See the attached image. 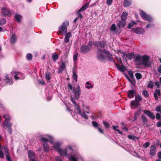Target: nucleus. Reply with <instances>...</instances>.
Instances as JSON below:
<instances>
[{"instance_id": "obj_21", "label": "nucleus", "mask_w": 161, "mask_h": 161, "mask_svg": "<svg viewBox=\"0 0 161 161\" xmlns=\"http://www.w3.org/2000/svg\"><path fill=\"white\" fill-rule=\"evenodd\" d=\"M117 25V26L119 28H124L126 25V21L120 20L119 21Z\"/></svg>"}, {"instance_id": "obj_64", "label": "nucleus", "mask_w": 161, "mask_h": 161, "mask_svg": "<svg viewBox=\"0 0 161 161\" xmlns=\"http://www.w3.org/2000/svg\"><path fill=\"white\" fill-rule=\"evenodd\" d=\"M157 126L158 127H161V122L159 121L157 123Z\"/></svg>"}, {"instance_id": "obj_47", "label": "nucleus", "mask_w": 161, "mask_h": 161, "mask_svg": "<svg viewBox=\"0 0 161 161\" xmlns=\"http://www.w3.org/2000/svg\"><path fill=\"white\" fill-rule=\"evenodd\" d=\"M58 56L57 54H55L53 55L52 56L53 59L54 61H56L58 59Z\"/></svg>"}, {"instance_id": "obj_8", "label": "nucleus", "mask_w": 161, "mask_h": 161, "mask_svg": "<svg viewBox=\"0 0 161 161\" xmlns=\"http://www.w3.org/2000/svg\"><path fill=\"white\" fill-rule=\"evenodd\" d=\"M3 117L5 119L3 123V126L9 127L12 125V124L9 121L11 119L10 115L8 114H5L3 115Z\"/></svg>"}, {"instance_id": "obj_11", "label": "nucleus", "mask_w": 161, "mask_h": 161, "mask_svg": "<svg viewBox=\"0 0 161 161\" xmlns=\"http://www.w3.org/2000/svg\"><path fill=\"white\" fill-rule=\"evenodd\" d=\"M122 54V57L126 61L128 60H131L134 58L135 57V54L133 53L125 54V52H123Z\"/></svg>"}, {"instance_id": "obj_15", "label": "nucleus", "mask_w": 161, "mask_h": 161, "mask_svg": "<svg viewBox=\"0 0 161 161\" xmlns=\"http://www.w3.org/2000/svg\"><path fill=\"white\" fill-rule=\"evenodd\" d=\"M93 44L97 47L103 48L105 46V44L103 41H95L93 42Z\"/></svg>"}, {"instance_id": "obj_10", "label": "nucleus", "mask_w": 161, "mask_h": 161, "mask_svg": "<svg viewBox=\"0 0 161 161\" xmlns=\"http://www.w3.org/2000/svg\"><path fill=\"white\" fill-rule=\"evenodd\" d=\"M1 10L2 11V16L3 17H4L6 16H9L12 14V12L8 8L3 7Z\"/></svg>"}, {"instance_id": "obj_42", "label": "nucleus", "mask_w": 161, "mask_h": 161, "mask_svg": "<svg viewBox=\"0 0 161 161\" xmlns=\"http://www.w3.org/2000/svg\"><path fill=\"white\" fill-rule=\"evenodd\" d=\"M154 26V23L151 22L148 23L146 26L147 28H151L153 27Z\"/></svg>"}, {"instance_id": "obj_43", "label": "nucleus", "mask_w": 161, "mask_h": 161, "mask_svg": "<svg viewBox=\"0 0 161 161\" xmlns=\"http://www.w3.org/2000/svg\"><path fill=\"white\" fill-rule=\"evenodd\" d=\"M26 58L28 60H31L32 58V55L31 54L29 53L27 54Z\"/></svg>"}, {"instance_id": "obj_54", "label": "nucleus", "mask_w": 161, "mask_h": 161, "mask_svg": "<svg viewBox=\"0 0 161 161\" xmlns=\"http://www.w3.org/2000/svg\"><path fill=\"white\" fill-rule=\"evenodd\" d=\"M156 110L158 112H161V106H158L156 108Z\"/></svg>"}, {"instance_id": "obj_18", "label": "nucleus", "mask_w": 161, "mask_h": 161, "mask_svg": "<svg viewBox=\"0 0 161 161\" xmlns=\"http://www.w3.org/2000/svg\"><path fill=\"white\" fill-rule=\"evenodd\" d=\"M136 94V91L135 89L129 90L127 92V95L128 97L131 98L134 97L135 95Z\"/></svg>"}, {"instance_id": "obj_53", "label": "nucleus", "mask_w": 161, "mask_h": 161, "mask_svg": "<svg viewBox=\"0 0 161 161\" xmlns=\"http://www.w3.org/2000/svg\"><path fill=\"white\" fill-rule=\"evenodd\" d=\"M150 145V143L149 142H146L144 143L143 145V147L145 148H147Z\"/></svg>"}, {"instance_id": "obj_34", "label": "nucleus", "mask_w": 161, "mask_h": 161, "mask_svg": "<svg viewBox=\"0 0 161 161\" xmlns=\"http://www.w3.org/2000/svg\"><path fill=\"white\" fill-rule=\"evenodd\" d=\"M108 56H106V58H107L109 61L115 63V61L113 58L112 57V54L111 53V54H107Z\"/></svg>"}, {"instance_id": "obj_17", "label": "nucleus", "mask_w": 161, "mask_h": 161, "mask_svg": "<svg viewBox=\"0 0 161 161\" xmlns=\"http://www.w3.org/2000/svg\"><path fill=\"white\" fill-rule=\"evenodd\" d=\"M4 151L5 152V154L6 157V159L7 161H12L10 155L8 153V149L7 147H4Z\"/></svg>"}, {"instance_id": "obj_37", "label": "nucleus", "mask_w": 161, "mask_h": 161, "mask_svg": "<svg viewBox=\"0 0 161 161\" xmlns=\"http://www.w3.org/2000/svg\"><path fill=\"white\" fill-rule=\"evenodd\" d=\"M136 24V23L134 21H132L128 25L127 27L129 29H130L133 26Z\"/></svg>"}, {"instance_id": "obj_1", "label": "nucleus", "mask_w": 161, "mask_h": 161, "mask_svg": "<svg viewBox=\"0 0 161 161\" xmlns=\"http://www.w3.org/2000/svg\"><path fill=\"white\" fill-rule=\"evenodd\" d=\"M58 152L61 157H68L70 161H77L80 157V155L78 153H73V149L71 146H68L64 149L61 148Z\"/></svg>"}, {"instance_id": "obj_25", "label": "nucleus", "mask_w": 161, "mask_h": 161, "mask_svg": "<svg viewBox=\"0 0 161 161\" xmlns=\"http://www.w3.org/2000/svg\"><path fill=\"white\" fill-rule=\"evenodd\" d=\"M71 36V33L70 32L66 33L64 35L65 37L64 39V42L66 43L68 42L69 40V38Z\"/></svg>"}, {"instance_id": "obj_41", "label": "nucleus", "mask_w": 161, "mask_h": 161, "mask_svg": "<svg viewBox=\"0 0 161 161\" xmlns=\"http://www.w3.org/2000/svg\"><path fill=\"white\" fill-rule=\"evenodd\" d=\"M73 78L75 81H77V75L74 70L73 71Z\"/></svg>"}, {"instance_id": "obj_16", "label": "nucleus", "mask_w": 161, "mask_h": 161, "mask_svg": "<svg viewBox=\"0 0 161 161\" xmlns=\"http://www.w3.org/2000/svg\"><path fill=\"white\" fill-rule=\"evenodd\" d=\"M61 143L60 142H57L53 143V148L57 152H58L61 148L60 146Z\"/></svg>"}, {"instance_id": "obj_23", "label": "nucleus", "mask_w": 161, "mask_h": 161, "mask_svg": "<svg viewBox=\"0 0 161 161\" xmlns=\"http://www.w3.org/2000/svg\"><path fill=\"white\" fill-rule=\"evenodd\" d=\"M5 78L4 79L5 81L9 85H12L13 83L12 80L9 78L8 75H6L5 76Z\"/></svg>"}, {"instance_id": "obj_38", "label": "nucleus", "mask_w": 161, "mask_h": 161, "mask_svg": "<svg viewBox=\"0 0 161 161\" xmlns=\"http://www.w3.org/2000/svg\"><path fill=\"white\" fill-rule=\"evenodd\" d=\"M110 29V31H113L114 32H115L116 31V27L115 24H113L111 25Z\"/></svg>"}, {"instance_id": "obj_55", "label": "nucleus", "mask_w": 161, "mask_h": 161, "mask_svg": "<svg viewBox=\"0 0 161 161\" xmlns=\"http://www.w3.org/2000/svg\"><path fill=\"white\" fill-rule=\"evenodd\" d=\"M11 126H12V125H11L9 127L5 126V127H6L7 128H8V132L10 134H11L12 133V129L11 127ZM4 127H5V126H4Z\"/></svg>"}, {"instance_id": "obj_20", "label": "nucleus", "mask_w": 161, "mask_h": 161, "mask_svg": "<svg viewBox=\"0 0 161 161\" xmlns=\"http://www.w3.org/2000/svg\"><path fill=\"white\" fill-rule=\"evenodd\" d=\"M17 41V38L15 34H13L11 36L10 38V42L11 44H15Z\"/></svg>"}, {"instance_id": "obj_57", "label": "nucleus", "mask_w": 161, "mask_h": 161, "mask_svg": "<svg viewBox=\"0 0 161 161\" xmlns=\"http://www.w3.org/2000/svg\"><path fill=\"white\" fill-rule=\"evenodd\" d=\"M128 74L130 76L131 78H133L134 77L133 73L131 71H129L128 72Z\"/></svg>"}, {"instance_id": "obj_46", "label": "nucleus", "mask_w": 161, "mask_h": 161, "mask_svg": "<svg viewBox=\"0 0 161 161\" xmlns=\"http://www.w3.org/2000/svg\"><path fill=\"white\" fill-rule=\"evenodd\" d=\"M50 72H47L45 75L46 78L47 80H50L51 78L50 77Z\"/></svg>"}, {"instance_id": "obj_5", "label": "nucleus", "mask_w": 161, "mask_h": 161, "mask_svg": "<svg viewBox=\"0 0 161 161\" xmlns=\"http://www.w3.org/2000/svg\"><path fill=\"white\" fill-rule=\"evenodd\" d=\"M69 25L68 21H64L58 28V33L59 34L64 36L67 33V27Z\"/></svg>"}, {"instance_id": "obj_27", "label": "nucleus", "mask_w": 161, "mask_h": 161, "mask_svg": "<svg viewBox=\"0 0 161 161\" xmlns=\"http://www.w3.org/2000/svg\"><path fill=\"white\" fill-rule=\"evenodd\" d=\"M89 4V2H88L84 5H83L78 11V13H80V12L86 10L88 7Z\"/></svg>"}, {"instance_id": "obj_3", "label": "nucleus", "mask_w": 161, "mask_h": 161, "mask_svg": "<svg viewBox=\"0 0 161 161\" xmlns=\"http://www.w3.org/2000/svg\"><path fill=\"white\" fill-rule=\"evenodd\" d=\"M97 60L101 62L103 61L106 58V56L104 55V54H111L110 52L105 49L102 50L98 49L97 53Z\"/></svg>"}, {"instance_id": "obj_24", "label": "nucleus", "mask_w": 161, "mask_h": 161, "mask_svg": "<svg viewBox=\"0 0 161 161\" xmlns=\"http://www.w3.org/2000/svg\"><path fill=\"white\" fill-rule=\"evenodd\" d=\"M28 155L29 158L31 159L30 161H35L34 160L35 153L33 152L31 150L29 151Z\"/></svg>"}, {"instance_id": "obj_26", "label": "nucleus", "mask_w": 161, "mask_h": 161, "mask_svg": "<svg viewBox=\"0 0 161 161\" xmlns=\"http://www.w3.org/2000/svg\"><path fill=\"white\" fill-rule=\"evenodd\" d=\"M130 106L132 108L135 109L136 108H138L140 106V105L138 102L133 100L131 102Z\"/></svg>"}, {"instance_id": "obj_33", "label": "nucleus", "mask_w": 161, "mask_h": 161, "mask_svg": "<svg viewBox=\"0 0 161 161\" xmlns=\"http://www.w3.org/2000/svg\"><path fill=\"white\" fill-rule=\"evenodd\" d=\"M134 61L135 62H140L142 60V56L140 55H138L135 57ZM140 64V63H139Z\"/></svg>"}, {"instance_id": "obj_50", "label": "nucleus", "mask_w": 161, "mask_h": 161, "mask_svg": "<svg viewBox=\"0 0 161 161\" xmlns=\"http://www.w3.org/2000/svg\"><path fill=\"white\" fill-rule=\"evenodd\" d=\"M153 83L152 81H150V82L147 84V86L148 88L152 89L153 87Z\"/></svg>"}, {"instance_id": "obj_49", "label": "nucleus", "mask_w": 161, "mask_h": 161, "mask_svg": "<svg viewBox=\"0 0 161 161\" xmlns=\"http://www.w3.org/2000/svg\"><path fill=\"white\" fill-rule=\"evenodd\" d=\"M142 94L145 97H147L149 96L148 92L147 91L145 90L143 91Z\"/></svg>"}, {"instance_id": "obj_13", "label": "nucleus", "mask_w": 161, "mask_h": 161, "mask_svg": "<svg viewBox=\"0 0 161 161\" xmlns=\"http://www.w3.org/2000/svg\"><path fill=\"white\" fill-rule=\"evenodd\" d=\"M14 73H16L14 75V78L16 80H17L18 79H24L25 78V76L24 75L20 72H14Z\"/></svg>"}, {"instance_id": "obj_52", "label": "nucleus", "mask_w": 161, "mask_h": 161, "mask_svg": "<svg viewBox=\"0 0 161 161\" xmlns=\"http://www.w3.org/2000/svg\"><path fill=\"white\" fill-rule=\"evenodd\" d=\"M103 123L106 128H109V124L108 122L103 121Z\"/></svg>"}, {"instance_id": "obj_22", "label": "nucleus", "mask_w": 161, "mask_h": 161, "mask_svg": "<svg viewBox=\"0 0 161 161\" xmlns=\"http://www.w3.org/2000/svg\"><path fill=\"white\" fill-rule=\"evenodd\" d=\"M134 32L137 34H142L144 32V29L140 28H137L135 29H132Z\"/></svg>"}, {"instance_id": "obj_31", "label": "nucleus", "mask_w": 161, "mask_h": 161, "mask_svg": "<svg viewBox=\"0 0 161 161\" xmlns=\"http://www.w3.org/2000/svg\"><path fill=\"white\" fill-rule=\"evenodd\" d=\"M115 65L117 68L120 71L123 72L125 71V66H121L115 63Z\"/></svg>"}, {"instance_id": "obj_2", "label": "nucleus", "mask_w": 161, "mask_h": 161, "mask_svg": "<svg viewBox=\"0 0 161 161\" xmlns=\"http://www.w3.org/2000/svg\"><path fill=\"white\" fill-rule=\"evenodd\" d=\"M71 100L75 106V113L77 114H80L81 117L85 119H88V117L86 114H89L90 113V107L85 104L84 102L83 101H81L82 107L83 109V111H81L80 108L76 103L73 97H71Z\"/></svg>"}, {"instance_id": "obj_39", "label": "nucleus", "mask_w": 161, "mask_h": 161, "mask_svg": "<svg viewBox=\"0 0 161 161\" xmlns=\"http://www.w3.org/2000/svg\"><path fill=\"white\" fill-rule=\"evenodd\" d=\"M135 76L137 80H140L142 78V75L140 73H136L135 74Z\"/></svg>"}, {"instance_id": "obj_51", "label": "nucleus", "mask_w": 161, "mask_h": 161, "mask_svg": "<svg viewBox=\"0 0 161 161\" xmlns=\"http://www.w3.org/2000/svg\"><path fill=\"white\" fill-rule=\"evenodd\" d=\"M78 56V53L77 52H76L73 56V60L74 61H75L77 60Z\"/></svg>"}, {"instance_id": "obj_32", "label": "nucleus", "mask_w": 161, "mask_h": 161, "mask_svg": "<svg viewBox=\"0 0 161 161\" xmlns=\"http://www.w3.org/2000/svg\"><path fill=\"white\" fill-rule=\"evenodd\" d=\"M22 18V16L19 14L15 15L14 17V18L18 23H20L21 21Z\"/></svg>"}, {"instance_id": "obj_6", "label": "nucleus", "mask_w": 161, "mask_h": 161, "mask_svg": "<svg viewBox=\"0 0 161 161\" xmlns=\"http://www.w3.org/2000/svg\"><path fill=\"white\" fill-rule=\"evenodd\" d=\"M139 14L141 17L144 20L148 21L149 22L153 21V17L150 15L147 14L144 11L141 10Z\"/></svg>"}, {"instance_id": "obj_35", "label": "nucleus", "mask_w": 161, "mask_h": 161, "mask_svg": "<svg viewBox=\"0 0 161 161\" xmlns=\"http://www.w3.org/2000/svg\"><path fill=\"white\" fill-rule=\"evenodd\" d=\"M142 97L140 95H136L135 96V101L138 102L140 103V102L142 100Z\"/></svg>"}, {"instance_id": "obj_14", "label": "nucleus", "mask_w": 161, "mask_h": 161, "mask_svg": "<svg viewBox=\"0 0 161 161\" xmlns=\"http://www.w3.org/2000/svg\"><path fill=\"white\" fill-rule=\"evenodd\" d=\"M156 147L155 145H152L150 146L149 150V154L152 156L155 155L156 153Z\"/></svg>"}, {"instance_id": "obj_44", "label": "nucleus", "mask_w": 161, "mask_h": 161, "mask_svg": "<svg viewBox=\"0 0 161 161\" xmlns=\"http://www.w3.org/2000/svg\"><path fill=\"white\" fill-rule=\"evenodd\" d=\"M6 20L4 18H2L0 19V25H5L6 23Z\"/></svg>"}, {"instance_id": "obj_63", "label": "nucleus", "mask_w": 161, "mask_h": 161, "mask_svg": "<svg viewBox=\"0 0 161 161\" xmlns=\"http://www.w3.org/2000/svg\"><path fill=\"white\" fill-rule=\"evenodd\" d=\"M157 155L159 158L161 159V152H159L158 153Z\"/></svg>"}, {"instance_id": "obj_9", "label": "nucleus", "mask_w": 161, "mask_h": 161, "mask_svg": "<svg viewBox=\"0 0 161 161\" xmlns=\"http://www.w3.org/2000/svg\"><path fill=\"white\" fill-rule=\"evenodd\" d=\"M73 92L74 93L75 97L76 99L79 98L81 94V89L80 86H78L76 88H74Z\"/></svg>"}, {"instance_id": "obj_7", "label": "nucleus", "mask_w": 161, "mask_h": 161, "mask_svg": "<svg viewBox=\"0 0 161 161\" xmlns=\"http://www.w3.org/2000/svg\"><path fill=\"white\" fill-rule=\"evenodd\" d=\"M149 58V57L147 55L142 56V60L140 62V64L144 65L146 67H149L150 65Z\"/></svg>"}, {"instance_id": "obj_19", "label": "nucleus", "mask_w": 161, "mask_h": 161, "mask_svg": "<svg viewBox=\"0 0 161 161\" xmlns=\"http://www.w3.org/2000/svg\"><path fill=\"white\" fill-rule=\"evenodd\" d=\"M144 113L147 115L149 118L152 119H154L155 118L154 115L153 113H152L151 111L148 110H145L143 111Z\"/></svg>"}, {"instance_id": "obj_29", "label": "nucleus", "mask_w": 161, "mask_h": 161, "mask_svg": "<svg viewBox=\"0 0 161 161\" xmlns=\"http://www.w3.org/2000/svg\"><path fill=\"white\" fill-rule=\"evenodd\" d=\"M128 15V13L126 12H123L121 16V20H125L126 21V20L127 18V16Z\"/></svg>"}, {"instance_id": "obj_4", "label": "nucleus", "mask_w": 161, "mask_h": 161, "mask_svg": "<svg viewBox=\"0 0 161 161\" xmlns=\"http://www.w3.org/2000/svg\"><path fill=\"white\" fill-rule=\"evenodd\" d=\"M47 139L44 137H42L41 138V141L42 142V143L43 144V146L44 151L45 152L47 153L49 150V147L48 144V140H50L49 142L51 144H53L52 141L53 137L49 135L47 136Z\"/></svg>"}, {"instance_id": "obj_62", "label": "nucleus", "mask_w": 161, "mask_h": 161, "mask_svg": "<svg viewBox=\"0 0 161 161\" xmlns=\"http://www.w3.org/2000/svg\"><path fill=\"white\" fill-rule=\"evenodd\" d=\"M158 72L161 73V66H159L157 69Z\"/></svg>"}, {"instance_id": "obj_45", "label": "nucleus", "mask_w": 161, "mask_h": 161, "mask_svg": "<svg viewBox=\"0 0 161 161\" xmlns=\"http://www.w3.org/2000/svg\"><path fill=\"white\" fill-rule=\"evenodd\" d=\"M92 124L94 128H97V129L98 128H99L98 126V123L97 122L95 121H92Z\"/></svg>"}, {"instance_id": "obj_58", "label": "nucleus", "mask_w": 161, "mask_h": 161, "mask_svg": "<svg viewBox=\"0 0 161 161\" xmlns=\"http://www.w3.org/2000/svg\"><path fill=\"white\" fill-rule=\"evenodd\" d=\"M131 81L130 82L133 85L135 86V84H136V81L135 80V79H134V77L133 78H131Z\"/></svg>"}, {"instance_id": "obj_36", "label": "nucleus", "mask_w": 161, "mask_h": 161, "mask_svg": "<svg viewBox=\"0 0 161 161\" xmlns=\"http://www.w3.org/2000/svg\"><path fill=\"white\" fill-rule=\"evenodd\" d=\"M141 118L142 122L144 124H146V123H147V120L145 116H144V115H142L141 116Z\"/></svg>"}, {"instance_id": "obj_12", "label": "nucleus", "mask_w": 161, "mask_h": 161, "mask_svg": "<svg viewBox=\"0 0 161 161\" xmlns=\"http://www.w3.org/2000/svg\"><path fill=\"white\" fill-rule=\"evenodd\" d=\"M90 50V48L88 46L82 45L80 47V51L81 53L86 54Z\"/></svg>"}, {"instance_id": "obj_61", "label": "nucleus", "mask_w": 161, "mask_h": 161, "mask_svg": "<svg viewBox=\"0 0 161 161\" xmlns=\"http://www.w3.org/2000/svg\"><path fill=\"white\" fill-rule=\"evenodd\" d=\"M160 115L159 113H157L156 114V118L158 120H159L160 118Z\"/></svg>"}, {"instance_id": "obj_48", "label": "nucleus", "mask_w": 161, "mask_h": 161, "mask_svg": "<svg viewBox=\"0 0 161 161\" xmlns=\"http://www.w3.org/2000/svg\"><path fill=\"white\" fill-rule=\"evenodd\" d=\"M154 94H155V95H157L158 96H160V89H156L155 91V92L154 93Z\"/></svg>"}, {"instance_id": "obj_30", "label": "nucleus", "mask_w": 161, "mask_h": 161, "mask_svg": "<svg viewBox=\"0 0 161 161\" xmlns=\"http://www.w3.org/2000/svg\"><path fill=\"white\" fill-rule=\"evenodd\" d=\"M131 0H124V5L125 7H128L131 4Z\"/></svg>"}, {"instance_id": "obj_59", "label": "nucleus", "mask_w": 161, "mask_h": 161, "mask_svg": "<svg viewBox=\"0 0 161 161\" xmlns=\"http://www.w3.org/2000/svg\"><path fill=\"white\" fill-rule=\"evenodd\" d=\"M154 85L156 86L157 88L160 87V84L159 82L157 81L154 82Z\"/></svg>"}, {"instance_id": "obj_60", "label": "nucleus", "mask_w": 161, "mask_h": 161, "mask_svg": "<svg viewBox=\"0 0 161 161\" xmlns=\"http://www.w3.org/2000/svg\"><path fill=\"white\" fill-rule=\"evenodd\" d=\"M113 0H107V3L108 5H111L112 3Z\"/></svg>"}, {"instance_id": "obj_56", "label": "nucleus", "mask_w": 161, "mask_h": 161, "mask_svg": "<svg viewBox=\"0 0 161 161\" xmlns=\"http://www.w3.org/2000/svg\"><path fill=\"white\" fill-rule=\"evenodd\" d=\"M56 161H63L62 158H61L59 157L56 156L55 157Z\"/></svg>"}, {"instance_id": "obj_28", "label": "nucleus", "mask_w": 161, "mask_h": 161, "mask_svg": "<svg viewBox=\"0 0 161 161\" xmlns=\"http://www.w3.org/2000/svg\"><path fill=\"white\" fill-rule=\"evenodd\" d=\"M65 68V64L64 62H62L58 70V72L59 74L61 73L64 70Z\"/></svg>"}, {"instance_id": "obj_40", "label": "nucleus", "mask_w": 161, "mask_h": 161, "mask_svg": "<svg viewBox=\"0 0 161 161\" xmlns=\"http://www.w3.org/2000/svg\"><path fill=\"white\" fill-rule=\"evenodd\" d=\"M86 85H87L86 86V88L88 89H89L90 88H92L93 87L92 85L88 81L86 83Z\"/></svg>"}]
</instances>
